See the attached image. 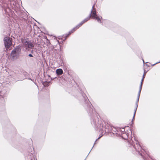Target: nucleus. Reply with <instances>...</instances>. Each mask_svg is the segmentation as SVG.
I'll return each instance as SVG.
<instances>
[{
  "mask_svg": "<svg viewBox=\"0 0 160 160\" xmlns=\"http://www.w3.org/2000/svg\"><path fill=\"white\" fill-rule=\"evenodd\" d=\"M21 51L20 47L19 46H17L15 48H14L12 51L15 53L18 54H20Z\"/></svg>",
  "mask_w": 160,
  "mask_h": 160,
  "instance_id": "9",
  "label": "nucleus"
},
{
  "mask_svg": "<svg viewBox=\"0 0 160 160\" xmlns=\"http://www.w3.org/2000/svg\"><path fill=\"white\" fill-rule=\"evenodd\" d=\"M4 44L6 48H8L12 44V42L8 37H5L4 39Z\"/></svg>",
  "mask_w": 160,
  "mask_h": 160,
  "instance_id": "7",
  "label": "nucleus"
},
{
  "mask_svg": "<svg viewBox=\"0 0 160 160\" xmlns=\"http://www.w3.org/2000/svg\"><path fill=\"white\" fill-rule=\"evenodd\" d=\"M84 23L83 22V21H82L79 24L77 25L75 28H73L71 31H70L68 33V34H66V35L65 36V38L64 39H63V40L66 39L67 38L68 36L71 34L73 32L75 31L77 29L79 28L82 24H83Z\"/></svg>",
  "mask_w": 160,
  "mask_h": 160,
  "instance_id": "6",
  "label": "nucleus"
},
{
  "mask_svg": "<svg viewBox=\"0 0 160 160\" xmlns=\"http://www.w3.org/2000/svg\"><path fill=\"white\" fill-rule=\"evenodd\" d=\"M126 135V134L125 133H123V134H122V138H123V136H124V135Z\"/></svg>",
  "mask_w": 160,
  "mask_h": 160,
  "instance_id": "15",
  "label": "nucleus"
},
{
  "mask_svg": "<svg viewBox=\"0 0 160 160\" xmlns=\"http://www.w3.org/2000/svg\"><path fill=\"white\" fill-rule=\"evenodd\" d=\"M143 79H143V78H142V79L141 80V84L140 85V87H139V91L138 92V97H137V100L136 102V108L134 110V115H133V118H132V120L134 119V117L135 116L136 112V110H137V108L138 107V101H139V97H140L141 92L142 88V82L143 81Z\"/></svg>",
  "mask_w": 160,
  "mask_h": 160,
  "instance_id": "4",
  "label": "nucleus"
},
{
  "mask_svg": "<svg viewBox=\"0 0 160 160\" xmlns=\"http://www.w3.org/2000/svg\"><path fill=\"white\" fill-rule=\"evenodd\" d=\"M143 63H144V60H143Z\"/></svg>",
  "mask_w": 160,
  "mask_h": 160,
  "instance_id": "21",
  "label": "nucleus"
},
{
  "mask_svg": "<svg viewBox=\"0 0 160 160\" xmlns=\"http://www.w3.org/2000/svg\"><path fill=\"white\" fill-rule=\"evenodd\" d=\"M94 7L95 5L94 4L92 6L89 16L82 21L84 23L89 20L91 17L92 18L97 20L99 23H101V19L102 18V17L101 16H98L96 14V9L94 8Z\"/></svg>",
  "mask_w": 160,
  "mask_h": 160,
  "instance_id": "1",
  "label": "nucleus"
},
{
  "mask_svg": "<svg viewBox=\"0 0 160 160\" xmlns=\"http://www.w3.org/2000/svg\"><path fill=\"white\" fill-rule=\"evenodd\" d=\"M19 55L18 54L15 53L12 51L11 54V59L13 60H15L18 58Z\"/></svg>",
  "mask_w": 160,
  "mask_h": 160,
  "instance_id": "8",
  "label": "nucleus"
},
{
  "mask_svg": "<svg viewBox=\"0 0 160 160\" xmlns=\"http://www.w3.org/2000/svg\"><path fill=\"white\" fill-rule=\"evenodd\" d=\"M101 137H99L98 139H97L96 140V141H95V143H94V144H95V142H96V141L98 140V139H99L101 137Z\"/></svg>",
  "mask_w": 160,
  "mask_h": 160,
  "instance_id": "16",
  "label": "nucleus"
},
{
  "mask_svg": "<svg viewBox=\"0 0 160 160\" xmlns=\"http://www.w3.org/2000/svg\"><path fill=\"white\" fill-rule=\"evenodd\" d=\"M124 131L125 129L124 128H118L117 130H116V134L120 135L122 134Z\"/></svg>",
  "mask_w": 160,
  "mask_h": 160,
  "instance_id": "10",
  "label": "nucleus"
},
{
  "mask_svg": "<svg viewBox=\"0 0 160 160\" xmlns=\"http://www.w3.org/2000/svg\"><path fill=\"white\" fill-rule=\"evenodd\" d=\"M145 72H144V74H143V76L142 77V78H143V79H144V78H145Z\"/></svg>",
  "mask_w": 160,
  "mask_h": 160,
  "instance_id": "14",
  "label": "nucleus"
},
{
  "mask_svg": "<svg viewBox=\"0 0 160 160\" xmlns=\"http://www.w3.org/2000/svg\"><path fill=\"white\" fill-rule=\"evenodd\" d=\"M56 73L58 75H60L63 74V71L62 69H58L56 70Z\"/></svg>",
  "mask_w": 160,
  "mask_h": 160,
  "instance_id": "11",
  "label": "nucleus"
},
{
  "mask_svg": "<svg viewBox=\"0 0 160 160\" xmlns=\"http://www.w3.org/2000/svg\"><path fill=\"white\" fill-rule=\"evenodd\" d=\"M31 52L32 53L33 52V50H32Z\"/></svg>",
  "mask_w": 160,
  "mask_h": 160,
  "instance_id": "20",
  "label": "nucleus"
},
{
  "mask_svg": "<svg viewBox=\"0 0 160 160\" xmlns=\"http://www.w3.org/2000/svg\"><path fill=\"white\" fill-rule=\"evenodd\" d=\"M28 56L30 57H33V55L31 54H29L28 55Z\"/></svg>",
  "mask_w": 160,
  "mask_h": 160,
  "instance_id": "12",
  "label": "nucleus"
},
{
  "mask_svg": "<svg viewBox=\"0 0 160 160\" xmlns=\"http://www.w3.org/2000/svg\"><path fill=\"white\" fill-rule=\"evenodd\" d=\"M130 144L134 148L135 150L138 152L142 156L140 152V151L141 150V147L140 145L139 144V142L137 141H135V142H133L132 140H130L129 141Z\"/></svg>",
  "mask_w": 160,
  "mask_h": 160,
  "instance_id": "5",
  "label": "nucleus"
},
{
  "mask_svg": "<svg viewBox=\"0 0 160 160\" xmlns=\"http://www.w3.org/2000/svg\"><path fill=\"white\" fill-rule=\"evenodd\" d=\"M3 93H2V92H0V96H2V95H3Z\"/></svg>",
  "mask_w": 160,
  "mask_h": 160,
  "instance_id": "13",
  "label": "nucleus"
},
{
  "mask_svg": "<svg viewBox=\"0 0 160 160\" xmlns=\"http://www.w3.org/2000/svg\"><path fill=\"white\" fill-rule=\"evenodd\" d=\"M47 40H48V42H47V43H49L50 42L49 41L48 39H47Z\"/></svg>",
  "mask_w": 160,
  "mask_h": 160,
  "instance_id": "19",
  "label": "nucleus"
},
{
  "mask_svg": "<svg viewBox=\"0 0 160 160\" xmlns=\"http://www.w3.org/2000/svg\"><path fill=\"white\" fill-rule=\"evenodd\" d=\"M128 138V136H127V137H126L125 138H123L124 139H127V138Z\"/></svg>",
  "mask_w": 160,
  "mask_h": 160,
  "instance_id": "18",
  "label": "nucleus"
},
{
  "mask_svg": "<svg viewBox=\"0 0 160 160\" xmlns=\"http://www.w3.org/2000/svg\"><path fill=\"white\" fill-rule=\"evenodd\" d=\"M57 41L58 42V43H59V41H58H58Z\"/></svg>",
  "mask_w": 160,
  "mask_h": 160,
  "instance_id": "22",
  "label": "nucleus"
},
{
  "mask_svg": "<svg viewBox=\"0 0 160 160\" xmlns=\"http://www.w3.org/2000/svg\"><path fill=\"white\" fill-rule=\"evenodd\" d=\"M159 62H160H160H157L156 63H155V64H154L153 65H153H155V64H157V63H159Z\"/></svg>",
  "mask_w": 160,
  "mask_h": 160,
  "instance_id": "17",
  "label": "nucleus"
},
{
  "mask_svg": "<svg viewBox=\"0 0 160 160\" xmlns=\"http://www.w3.org/2000/svg\"><path fill=\"white\" fill-rule=\"evenodd\" d=\"M21 40L26 50L28 51L34 47L33 44L31 42L23 39H22Z\"/></svg>",
  "mask_w": 160,
  "mask_h": 160,
  "instance_id": "2",
  "label": "nucleus"
},
{
  "mask_svg": "<svg viewBox=\"0 0 160 160\" xmlns=\"http://www.w3.org/2000/svg\"><path fill=\"white\" fill-rule=\"evenodd\" d=\"M143 79H143V78H142V79L141 80V84L140 85V87H139V91L138 92V97H137V100L136 102V108L134 110V115H133V118H132V120L134 119V117L135 116L136 112V110H137V108L138 107V101H139V97H140L141 92L142 88V82L143 81Z\"/></svg>",
  "mask_w": 160,
  "mask_h": 160,
  "instance_id": "3",
  "label": "nucleus"
}]
</instances>
